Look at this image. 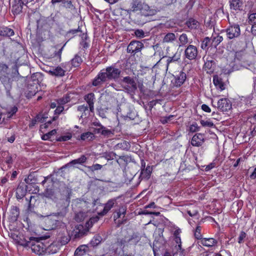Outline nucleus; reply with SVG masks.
<instances>
[{"mask_svg": "<svg viewBox=\"0 0 256 256\" xmlns=\"http://www.w3.org/2000/svg\"><path fill=\"white\" fill-rule=\"evenodd\" d=\"M180 230L179 228H177L174 230V241L178 244V246H175L176 249L177 250L178 252H180L182 253L184 250L182 249V242L180 238Z\"/></svg>", "mask_w": 256, "mask_h": 256, "instance_id": "f8f14e48", "label": "nucleus"}, {"mask_svg": "<svg viewBox=\"0 0 256 256\" xmlns=\"http://www.w3.org/2000/svg\"><path fill=\"white\" fill-rule=\"evenodd\" d=\"M89 228L86 224L84 226L82 224H77L72 231V234L75 238H80L86 234Z\"/></svg>", "mask_w": 256, "mask_h": 256, "instance_id": "39448f33", "label": "nucleus"}, {"mask_svg": "<svg viewBox=\"0 0 256 256\" xmlns=\"http://www.w3.org/2000/svg\"><path fill=\"white\" fill-rule=\"evenodd\" d=\"M142 2L140 0H133L130 8L128 10V12L140 11Z\"/></svg>", "mask_w": 256, "mask_h": 256, "instance_id": "a211bd4d", "label": "nucleus"}, {"mask_svg": "<svg viewBox=\"0 0 256 256\" xmlns=\"http://www.w3.org/2000/svg\"><path fill=\"white\" fill-rule=\"evenodd\" d=\"M86 216L87 214L86 212H80L76 214L74 218L76 221L80 222L83 220Z\"/></svg>", "mask_w": 256, "mask_h": 256, "instance_id": "58836bf2", "label": "nucleus"}, {"mask_svg": "<svg viewBox=\"0 0 256 256\" xmlns=\"http://www.w3.org/2000/svg\"><path fill=\"white\" fill-rule=\"evenodd\" d=\"M123 82L128 84L132 90L136 89V85L134 79L130 76H126L123 78Z\"/></svg>", "mask_w": 256, "mask_h": 256, "instance_id": "c85d7f7f", "label": "nucleus"}, {"mask_svg": "<svg viewBox=\"0 0 256 256\" xmlns=\"http://www.w3.org/2000/svg\"><path fill=\"white\" fill-rule=\"evenodd\" d=\"M70 238L67 234H58L56 238L55 241H56L58 245H60V247L66 244L69 241Z\"/></svg>", "mask_w": 256, "mask_h": 256, "instance_id": "2eb2a0df", "label": "nucleus"}, {"mask_svg": "<svg viewBox=\"0 0 256 256\" xmlns=\"http://www.w3.org/2000/svg\"><path fill=\"white\" fill-rule=\"evenodd\" d=\"M200 243L204 246L210 247L216 245L217 241L212 238H204L200 240Z\"/></svg>", "mask_w": 256, "mask_h": 256, "instance_id": "5701e85b", "label": "nucleus"}, {"mask_svg": "<svg viewBox=\"0 0 256 256\" xmlns=\"http://www.w3.org/2000/svg\"><path fill=\"white\" fill-rule=\"evenodd\" d=\"M227 38L228 40L235 39L238 38L240 34V30L238 24H232L225 30Z\"/></svg>", "mask_w": 256, "mask_h": 256, "instance_id": "f03ea898", "label": "nucleus"}, {"mask_svg": "<svg viewBox=\"0 0 256 256\" xmlns=\"http://www.w3.org/2000/svg\"><path fill=\"white\" fill-rule=\"evenodd\" d=\"M72 137L70 133H68L64 136H62L58 138V140L60 142L62 141H67L71 139Z\"/></svg>", "mask_w": 256, "mask_h": 256, "instance_id": "a19ab883", "label": "nucleus"}, {"mask_svg": "<svg viewBox=\"0 0 256 256\" xmlns=\"http://www.w3.org/2000/svg\"><path fill=\"white\" fill-rule=\"evenodd\" d=\"M24 4L20 0H14L12 7V12L14 14H18L22 11Z\"/></svg>", "mask_w": 256, "mask_h": 256, "instance_id": "dca6fc26", "label": "nucleus"}, {"mask_svg": "<svg viewBox=\"0 0 256 256\" xmlns=\"http://www.w3.org/2000/svg\"><path fill=\"white\" fill-rule=\"evenodd\" d=\"M186 58L190 60H194L198 56V50L196 46L189 45L184 51Z\"/></svg>", "mask_w": 256, "mask_h": 256, "instance_id": "0eeeda50", "label": "nucleus"}, {"mask_svg": "<svg viewBox=\"0 0 256 256\" xmlns=\"http://www.w3.org/2000/svg\"><path fill=\"white\" fill-rule=\"evenodd\" d=\"M217 108L222 112H226L230 110L232 108L230 101L227 98H222L217 102Z\"/></svg>", "mask_w": 256, "mask_h": 256, "instance_id": "20e7f679", "label": "nucleus"}, {"mask_svg": "<svg viewBox=\"0 0 256 256\" xmlns=\"http://www.w3.org/2000/svg\"><path fill=\"white\" fill-rule=\"evenodd\" d=\"M60 246L56 241L50 244L46 243V254H54L56 253L60 248Z\"/></svg>", "mask_w": 256, "mask_h": 256, "instance_id": "ddd939ff", "label": "nucleus"}, {"mask_svg": "<svg viewBox=\"0 0 256 256\" xmlns=\"http://www.w3.org/2000/svg\"><path fill=\"white\" fill-rule=\"evenodd\" d=\"M64 108L63 106H58L56 109V110H54L55 112V113L56 114H60V113H61L63 110H64Z\"/></svg>", "mask_w": 256, "mask_h": 256, "instance_id": "680f3d73", "label": "nucleus"}, {"mask_svg": "<svg viewBox=\"0 0 256 256\" xmlns=\"http://www.w3.org/2000/svg\"><path fill=\"white\" fill-rule=\"evenodd\" d=\"M129 144L128 142L124 141L122 142L119 143L117 144L116 146V148H122V149H126L128 147Z\"/></svg>", "mask_w": 256, "mask_h": 256, "instance_id": "c03bdc74", "label": "nucleus"}, {"mask_svg": "<svg viewBox=\"0 0 256 256\" xmlns=\"http://www.w3.org/2000/svg\"><path fill=\"white\" fill-rule=\"evenodd\" d=\"M210 39L208 37L206 38L203 40L201 47L202 49H205L208 46V44L210 42Z\"/></svg>", "mask_w": 256, "mask_h": 256, "instance_id": "a18cd8bd", "label": "nucleus"}, {"mask_svg": "<svg viewBox=\"0 0 256 256\" xmlns=\"http://www.w3.org/2000/svg\"><path fill=\"white\" fill-rule=\"evenodd\" d=\"M54 218V216H52L44 217V222L47 225L46 228H44L46 230H50L56 228L58 221Z\"/></svg>", "mask_w": 256, "mask_h": 256, "instance_id": "1a4fd4ad", "label": "nucleus"}, {"mask_svg": "<svg viewBox=\"0 0 256 256\" xmlns=\"http://www.w3.org/2000/svg\"><path fill=\"white\" fill-rule=\"evenodd\" d=\"M87 160L86 157L84 155L82 156L80 158L74 160L68 164V166L74 165L76 164H84Z\"/></svg>", "mask_w": 256, "mask_h": 256, "instance_id": "7c9ffc66", "label": "nucleus"}, {"mask_svg": "<svg viewBox=\"0 0 256 256\" xmlns=\"http://www.w3.org/2000/svg\"><path fill=\"white\" fill-rule=\"evenodd\" d=\"M188 213L190 216H196L198 214V212L196 210H194L192 212L190 210H188Z\"/></svg>", "mask_w": 256, "mask_h": 256, "instance_id": "0e129e2a", "label": "nucleus"}, {"mask_svg": "<svg viewBox=\"0 0 256 256\" xmlns=\"http://www.w3.org/2000/svg\"><path fill=\"white\" fill-rule=\"evenodd\" d=\"M114 202L115 200H110L104 204V206H100L102 207L103 210L100 212H98V215L102 216L106 214L112 208Z\"/></svg>", "mask_w": 256, "mask_h": 256, "instance_id": "f3484780", "label": "nucleus"}, {"mask_svg": "<svg viewBox=\"0 0 256 256\" xmlns=\"http://www.w3.org/2000/svg\"><path fill=\"white\" fill-rule=\"evenodd\" d=\"M8 68L6 64H0V80L4 83L9 80Z\"/></svg>", "mask_w": 256, "mask_h": 256, "instance_id": "6e6552de", "label": "nucleus"}, {"mask_svg": "<svg viewBox=\"0 0 256 256\" xmlns=\"http://www.w3.org/2000/svg\"><path fill=\"white\" fill-rule=\"evenodd\" d=\"M143 44L138 41H132L127 48V52L132 54H135L140 51Z\"/></svg>", "mask_w": 256, "mask_h": 256, "instance_id": "423d86ee", "label": "nucleus"}, {"mask_svg": "<svg viewBox=\"0 0 256 256\" xmlns=\"http://www.w3.org/2000/svg\"><path fill=\"white\" fill-rule=\"evenodd\" d=\"M200 128L196 122L192 123L189 127V130L190 132H194L198 131Z\"/></svg>", "mask_w": 256, "mask_h": 256, "instance_id": "37998d69", "label": "nucleus"}, {"mask_svg": "<svg viewBox=\"0 0 256 256\" xmlns=\"http://www.w3.org/2000/svg\"><path fill=\"white\" fill-rule=\"evenodd\" d=\"M106 80H116L118 78L121 70L114 66H109L102 70Z\"/></svg>", "mask_w": 256, "mask_h": 256, "instance_id": "7ed1b4c3", "label": "nucleus"}, {"mask_svg": "<svg viewBox=\"0 0 256 256\" xmlns=\"http://www.w3.org/2000/svg\"><path fill=\"white\" fill-rule=\"evenodd\" d=\"M18 111V108L16 106L12 107L10 111L8 112V118H10Z\"/></svg>", "mask_w": 256, "mask_h": 256, "instance_id": "8fccbe9b", "label": "nucleus"}, {"mask_svg": "<svg viewBox=\"0 0 256 256\" xmlns=\"http://www.w3.org/2000/svg\"><path fill=\"white\" fill-rule=\"evenodd\" d=\"M213 82L218 91L222 92L226 89V84L218 76H214L213 77Z\"/></svg>", "mask_w": 256, "mask_h": 256, "instance_id": "9d476101", "label": "nucleus"}, {"mask_svg": "<svg viewBox=\"0 0 256 256\" xmlns=\"http://www.w3.org/2000/svg\"><path fill=\"white\" fill-rule=\"evenodd\" d=\"M126 208L124 206H122L118 209V211L117 212L118 214H120V216H125V214L126 213Z\"/></svg>", "mask_w": 256, "mask_h": 256, "instance_id": "603ef678", "label": "nucleus"}, {"mask_svg": "<svg viewBox=\"0 0 256 256\" xmlns=\"http://www.w3.org/2000/svg\"><path fill=\"white\" fill-rule=\"evenodd\" d=\"M70 100V96L66 95L64 98H63L62 100H60V101L62 104H64L68 102Z\"/></svg>", "mask_w": 256, "mask_h": 256, "instance_id": "13d9d810", "label": "nucleus"}, {"mask_svg": "<svg viewBox=\"0 0 256 256\" xmlns=\"http://www.w3.org/2000/svg\"><path fill=\"white\" fill-rule=\"evenodd\" d=\"M94 137V135L92 132H86L81 134L80 140H90Z\"/></svg>", "mask_w": 256, "mask_h": 256, "instance_id": "4c0bfd02", "label": "nucleus"}, {"mask_svg": "<svg viewBox=\"0 0 256 256\" xmlns=\"http://www.w3.org/2000/svg\"><path fill=\"white\" fill-rule=\"evenodd\" d=\"M204 140V134L198 133L194 134L191 140V144L194 146H200Z\"/></svg>", "mask_w": 256, "mask_h": 256, "instance_id": "9b49d317", "label": "nucleus"}, {"mask_svg": "<svg viewBox=\"0 0 256 256\" xmlns=\"http://www.w3.org/2000/svg\"><path fill=\"white\" fill-rule=\"evenodd\" d=\"M93 169L94 170H100L102 168V166L100 164H94L92 166Z\"/></svg>", "mask_w": 256, "mask_h": 256, "instance_id": "69168bd1", "label": "nucleus"}, {"mask_svg": "<svg viewBox=\"0 0 256 256\" xmlns=\"http://www.w3.org/2000/svg\"><path fill=\"white\" fill-rule=\"evenodd\" d=\"M106 81L105 77L102 70L98 74L92 82V85L94 86H98Z\"/></svg>", "mask_w": 256, "mask_h": 256, "instance_id": "aec40b11", "label": "nucleus"}, {"mask_svg": "<svg viewBox=\"0 0 256 256\" xmlns=\"http://www.w3.org/2000/svg\"><path fill=\"white\" fill-rule=\"evenodd\" d=\"M56 133V129L52 130L50 132H48V134L50 137V138H52V136L55 135Z\"/></svg>", "mask_w": 256, "mask_h": 256, "instance_id": "338daca9", "label": "nucleus"}, {"mask_svg": "<svg viewBox=\"0 0 256 256\" xmlns=\"http://www.w3.org/2000/svg\"><path fill=\"white\" fill-rule=\"evenodd\" d=\"M212 42V45L215 48L222 41L223 38L222 36L217 34H212L210 38Z\"/></svg>", "mask_w": 256, "mask_h": 256, "instance_id": "412c9836", "label": "nucleus"}, {"mask_svg": "<svg viewBox=\"0 0 256 256\" xmlns=\"http://www.w3.org/2000/svg\"><path fill=\"white\" fill-rule=\"evenodd\" d=\"M82 61V60L80 56L78 55H76L72 60L71 62L74 67H78L80 66Z\"/></svg>", "mask_w": 256, "mask_h": 256, "instance_id": "c9c22d12", "label": "nucleus"}, {"mask_svg": "<svg viewBox=\"0 0 256 256\" xmlns=\"http://www.w3.org/2000/svg\"><path fill=\"white\" fill-rule=\"evenodd\" d=\"M102 240V237L100 236L96 235L92 240L91 244L94 246H96L101 242Z\"/></svg>", "mask_w": 256, "mask_h": 256, "instance_id": "ea45409f", "label": "nucleus"}, {"mask_svg": "<svg viewBox=\"0 0 256 256\" xmlns=\"http://www.w3.org/2000/svg\"><path fill=\"white\" fill-rule=\"evenodd\" d=\"M214 61L211 60L206 59V61L205 62L204 68L207 73L211 74L214 71Z\"/></svg>", "mask_w": 256, "mask_h": 256, "instance_id": "393cba45", "label": "nucleus"}, {"mask_svg": "<svg viewBox=\"0 0 256 256\" xmlns=\"http://www.w3.org/2000/svg\"><path fill=\"white\" fill-rule=\"evenodd\" d=\"M50 72L52 75L56 76H62L64 75L65 71L60 67H56L52 70H50Z\"/></svg>", "mask_w": 256, "mask_h": 256, "instance_id": "f704fd0d", "label": "nucleus"}, {"mask_svg": "<svg viewBox=\"0 0 256 256\" xmlns=\"http://www.w3.org/2000/svg\"><path fill=\"white\" fill-rule=\"evenodd\" d=\"M63 4L64 6L67 8L72 9L74 8V6L70 0L64 1L63 2Z\"/></svg>", "mask_w": 256, "mask_h": 256, "instance_id": "864d4df0", "label": "nucleus"}, {"mask_svg": "<svg viewBox=\"0 0 256 256\" xmlns=\"http://www.w3.org/2000/svg\"><path fill=\"white\" fill-rule=\"evenodd\" d=\"M251 179H255L256 178V168L254 169L252 173L250 175Z\"/></svg>", "mask_w": 256, "mask_h": 256, "instance_id": "774afa93", "label": "nucleus"}, {"mask_svg": "<svg viewBox=\"0 0 256 256\" xmlns=\"http://www.w3.org/2000/svg\"><path fill=\"white\" fill-rule=\"evenodd\" d=\"M173 116L172 115H170V116H166L162 120V124H165V123H166V122H170L171 120V118H173Z\"/></svg>", "mask_w": 256, "mask_h": 256, "instance_id": "4d7b16f0", "label": "nucleus"}, {"mask_svg": "<svg viewBox=\"0 0 256 256\" xmlns=\"http://www.w3.org/2000/svg\"><path fill=\"white\" fill-rule=\"evenodd\" d=\"M201 231V228L200 226H198L195 230L194 234L196 238L197 239H201L202 238V234L200 233Z\"/></svg>", "mask_w": 256, "mask_h": 256, "instance_id": "de8ad7c7", "label": "nucleus"}, {"mask_svg": "<svg viewBox=\"0 0 256 256\" xmlns=\"http://www.w3.org/2000/svg\"><path fill=\"white\" fill-rule=\"evenodd\" d=\"M26 246L30 247L32 252L38 255L46 254V242L42 240L31 238L26 242Z\"/></svg>", "mask_w": 256, "mask_h": 256, "instance_id": "f257e3e1", "label": "nucleus"}, {"mask_svg": "<svg viewBox=\"0 0 256 256\" xmlns=\"http://www.w3.org/2000/svg\"><path fill=\"white\" fill-rule=\"evenodd\" d=\"M98 220H99V218L97 216L91 218L90 219V220L86 222V226L89 228H91L92 224H90V222L94 224V223L97 222Z\"/></svg>", "mask_w": 256, "mask_h": 256, "instance_id": "79ce46f5", "label": "nucleus"}, {"mask_svg": "<svg viewBox=\"0 0 256 256\" xmlns=\"http://www.w3.org/2000/svg\"><path fill=\"white\" fill-rule=\"evenodd\" d=\"M140 12L144 16H152L156 13L154 10L150 9V6L145 3H142Z\"/></svg>", "mask_w": 256, "mask_h": 256, "instance_id": "4468645a", "label": "nucleus"}, {"mask_svg": "<svg viewBox=\"0 0 256 256\" xmlns=\"http://www.w3.org/2000/svg\"><path fill=\"white\" fill-rule=\"evenodd\" d=\"M11 236L12 238L16 242V243L26 246V242H27L24 240L20 236L15 234H12Z\"/></svg>", "mask_w": 256, "mask_h": 256, "instance_id": "473e14b6", "label": "nucleus"}, {"mask_svg": "<svg viewBox=\"0 0 256 256\" xmlns=\"http://www.w3.org/2000/svg\"><path fill=\"white\" fill-rule=\"evenodd\" d=\"M246 234L245 232L242 231L240 232L239 236L238 238V242L242 244L244 242V238H246Z\"/></svg>", "mask_w": 256, "mask_h": 256, "instance_id": "49530a36", "label": "nucleus"}, {"mask_svg": "<svg viewBox=\"0 0 256 256\" xmlns=\"http://www.w3.org/2000/svg\"><path fill=\"white\" fill-rule=\"evenodd\" d=\"M98 128H96L94 130L95 132L98 134H101L104 136H109L112 134V131L100 125Z\"/></svg>", "mask_w": 256, "mask_h": 256, "instance_id": "bb28decb", "label": "nucleus"}, {"mask_svg": "<svg viewBox=\"0 0 256 256\" xmlns=\"http://www.w3.org/2000/svg\"><path fill=\"white\" fill-rule=\"evenodd\" d=\"M88 248L86 246H79L75 251V256H82L86 254Z\"/></svg>", "mask_w": 256, "mask_h": 256, "instance_id": "2f4dec72", "label": "nucleus"}, {"mask_svg": "<svg viewBox=\"0 0 256 256\" xmlns=\"http://www.w3.org/2000/svg\"><path fill=\"white\" fill-rule=\"evenodd\" d=\"M14 31L12 28L8 27L0 28V36H11L14 35Z\"/></svg>", "mask_w": 256, "mask_h": 256, "instance_id": "a878e982", "label": "nucleus"}, {"mask_svg": "<svg viewBox=\"0 0 256 256\" xmlns=\"http://www.w3.org/2000/svg\"><path fill=\"white\" fill-rule=\"evenodd\" d=\"M180 45L179 46H182L188 43V40L187 35L186 34H182L179 37Z\"/></svg>", "mask_w": 256, "mask_h": 256, "instance_id": "e433bc0d", "label": "nucleus"}, {"mask_svg": "<svg viewBox=\"0 0 256 256\" xmlns=\"http://www.w3.org/2000/svg\"><path fill=\"white\" fill-rule=\"evenodd\" d=\"M186 24L190 29H196L198 26L199 23L194 18H190L186 22Z\"/></svg>", "mask_w": 256, "mask_h": 256, "instance_id": "72a5a7b5", "label": "nucleus"}, {"mask_svg": "<svg viewBox=\"0 0 256 256\" xmlns=\"http://www.w3.org/2000/svg\"><path fill=\"white\" fill-rule=\"evenodd\" d=\"M202 109L204 111L207 112H210L211 111L210 108L208 106H207L206 104H203L202 106Z\"/></svg>", "mask_w": 256, "mask_h": 256, "instance_id": "bf43d9fd", "label": "nucleus"}, {"mask_svg": "<svg viewBox=\"0 0 256 256\" xmlns=\"http://www.w3.org/2000/svg\"><path fill=\"white\" fill-rule=\"evenodd\" d=\"M249 20L252 24H256V13H252L250 14L248 16Z\"/></svg>", "mask_w": 256, "mask_h": 256, "instance_id": "3c124183", "label": "nucleus"}, {"mask_svg": "<svg viewBox=\"0 0 256 256\" xmlns=\"http://www.w3.org/2000/svg\"><path fill=\"white\" fill-rule=\"evenodd\" d=\"M85 100L87 102L90 107V111L92 112L94 108V95L92 93H90L85 96Z\"/></svg>", "mask_w": 256, "mask_h": 256, "instance_id": "b1692460", "label": "nucleus"}, {"mask_svg": "<svg viewBox=\"0 0 256 256\" xmlns=\"http://www.w3.org/2000/svg\"><path fill=\"white\" fill-rule=\"evenodd\" d=\"M12 212L13 214H15L14 219L16 220L19 214L18 208L16 207H14L12 208Z\"/></svg>", "mask_w": 256, "mask_h": 256, "instance_id": "052dcab7", "label": "nucleus"}, {"mask_svg": "<svg viewBox=\"0 0 256 256\" xmlns=\"http://www.w3.org/2000/svg\"><path fill=\"white\" fill-rule=\"evenodd\" d=\"M152 170V167L149 166H147L146 168H142L140 174V178L142 179H148L150 176Z\"/></svg>", "mask_w": 256, "mask_h": 256, "instance_id": "4be33fe9", "label": "nucleus"}, {"mask_svg": "<svg viewBox=\"0 0 256 256\" xmlns=\"http://www.w3.org/2000/svg\"><path fill=\"white\" fill-rule=\"evenodd\" d=\"M176 40V36L174 34L168 32L165 35L162 39L163 42L170 43Z\"/></svg>", "mask_w": 256, "mask_h": 256, "instance_id": "c756f323", "label": "nucleus"}, {"mask_svg": "<svg viewBox=\"0 0 256 256\" xmlns=\"http://www.w3.org/2000/svg\"><path fill=\"white\" fill-rule=\"evenodd\" d=\"M231 9L240 10L242 6V2L241 0H230Z\"/></svg>", "mask_w": 256, "mask_h": 256, "instance_id": "cd10ccee", "label": "nucleus"}, {"mask_svg": "<svg viewBox=\"0 0 256 256\" xmlns=\"http://www.w3.org/2000/svg\"><path fill=\"white\" fill-rule=\"evenodd\" d=\"M200 124L203 126L212 127L214 126L213 122L209 120H201Z\"/></svg>", "mask_w": 256, "mask_h": 256, "instance_id": "09e8293b", "label": "nucleus"}, {"mask_svg": "<svg viewBox=\"0 0 256 256\" xmlns=\"http://www.w3.org/2000/svg\"><path fill=\"white\" fill-rule=\"evenodd\" d=\"M186 79V74L182 72H180L176 75L175 78V84L176 86H180L182 85Z\"/></svg>", "mask_w": 256, "mask_h": 256, "instance_id": "6ab92c4d", "label": "nucleus"}, {"mask_svg": "<svg viewBox=\"0 0 256 256\" xmlns=\"http://www.w3.org/2000/svg\"><path fill=\"white\" fill-rule=\"evenodd\" d=\"M135 34L137 37L142 38L144 37V34L142 30H137L135 31Z\"/></svg>", "mask_w": 256, "mask_h": 256, "instance_id": "5fc2aeb1", "label": "nucleus"}, {"mask_svg": "<svg viewBox=\"0 0 256 256\" xmlns=\"http://www.w3.org/2000/svg\"><path fill=\"white\" fill-rule=\"evenodd\" d=\"M6 162L8 164V168H10L11 166L10 165L12 164V156L8 155L6 158Z\"/></svg>", "mask_w": 256, "mask_h": 256, "instance_id": "6e6d98bb", "label": "nucleus"}, {"mask_svg": "<svg viewBox=\"0 0 256 256\" xmlns=\"http://www.w3.org/2000/svg\"><path fill=\"white\" fill-rule=\"evenodd\" d=\"M78 110L80 112H85L86 110H88V108L86 106L82 105L78 106Z\"/></svg>", "mask_w": 256, "mask_h": 256, "instance_id": "e2e57ef3", "label": "nucleus"}]
</instances>
